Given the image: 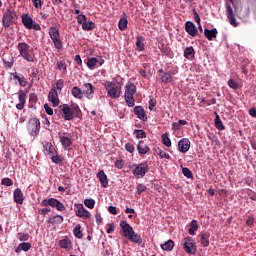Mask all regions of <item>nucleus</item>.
Segmentation results:
<instances>
[{
	"label": "nucleus",
	"mask_w": 256,
	"mask_h": 256,
	"mask_svg": "<svg viewBox=\"0 0 256 256\" xmlns=\"http://www.w3.org/2000/svg\"><path fill=\"white\" fill-rule=\"evenodd\" d=\"M60 109L64 115L65 121H73L74 117L81 115V108H79L77 104H72L71 106H69V104H63L60 106Z\"/></svg>",
	"instance_id": "1"
},
{
	"label": "nucleus",
	"mask_w": 256,
	"mask_h": 256,
	"mask_svg": "<svg viewBox=\"0 0 256 256\" xmlns=\"http://www.w3.org/2000/svg\"><path fill=\"white\" fill-rule=\"evenodd\" d=\"M103 86L107 91V97H110V99H119L121 97V84H115L113 81H105Z\"/></svg>",
	"instance_id": "2"
},
{
	"label": "nucleus",
	"mask_w": 256,
	"mask_h": 256,
	"mask_svg": "<svg viewBox=\"0 0 256 256\" xmlns=\"http://www.w3.org/2000/svg\"><path fill=\"white\" fill-rule=\"evenodd\" d=\"M135 93H137V86L134 83L128 82L125 85L124 99L129 107H135Z\"/></svg>",
	"instance_id": "3"
},
{
	"label": "nucleus",
	"mask_w": 256,
	"mask_h": 256,
	"mask_svg": "<svg viewBox=\"0 0 256 256\" xmlns=\"http://www.w3.org/2000/svg\"><path fill=\"white\" fill-rule=\"evenodd\" d=\"M20 56L28 63H33V55H31V46L25 42H20L17 45Z\"/></svg>",
	"instance_id": "4"
},
{
	"label": "nucleus",
	"mask_w": 256,
	"mask_h": 256,
	"mask_svg": "<svg viewBox=\"0 0 256 256\" xmlns=\"http://www.w3.org/2000/svg\"><path fill=\"white\" fill-rule=\"evenodd\" d=\"M17 12L7 9L2 18V25L5 29L9 28L14 23H17Z\"/></svg>",
	"instance_id": "5"
},
{
	"label": "nucleus",
	"mask_w": 256,
	"mask_h": 256,
	"mask_svg": "<svg viewBox=\"0 0 256 256\" xmlns=\"http://www.w3.org/2000/svg\"><path fill=\"white\" fill-rule=\"evenodd\" d=\"M133 175L136 179H143L149 173V163L144 161L140 164H133Z\"/></svg>",
	"instance_id": "6"
},
{
	"label": "nucleus",
	"mask_w": 256,
	"mask_h": 256,
	"mask_svg": "<svg viewBox=\"0 0 256 256\" xmlns=\"http://www.w3.org/2000/svg\"><path fill=\"white\" fill-rule=\"evenodd\" d=\"M41 207H53L57 211H65V204L57 200V198L44 199L40 203Z\"/></svg>",
	"instance_id": "7"
},
{
	"label": "nucleus",
	"mask_w": 256,
	"mask_h": 256,
	"mask_svg": "<svg viewBox=\"0 0 256 256\" xmlns=\"http://www.w3.org/2000/svg\"><path fill=\"white\" fill-rule=\"evenodd\" d=\"M27 131L31 137H37L41 131V121L37 118H31L27 124Z\"/></svg>",
	"instance_id": "8"
},
{
	"label": "nucleus",
	"mask_w": 256,
	"mask_h": 256,
	"mask_svg": "<svg viewBox=\"0 0 256 256\" xmlns=\"http://www.w3.org/2000/svg\"><path fill=\"white\" fill-rule=\"evenodd\" d=\"M21 19L26 29H34V31H41V26L37 22L33 21V18H31V16H29L28 14H23L21 16Z\"/></svg>",
	"instance_id": "9"
},
{
	"label": "nucleus",
	"mask_w": 256,
	"mask_h": 256,
	"mask_svg": "<svg viewBox=\"0 0 256 256\" xmlns=\"http://www.w3.org/2000/svg\"><path fill=\"white\" fill-rule=\"evenodd\" d=\"M158 76L161 83H165L166 85L169 83H173V77H175V72L165 71L163 69L158 70Z\"/></svg>",
	"instance_id": "10"
},
{
	"label": "nucleus",
	"mask_w": 256,
	"mask_h": 256,
	"mask_svg": "<svg viewBox=\"0 0 256 256\" xmlns=\"http://www.w3.org/2000/svg\"><path fill=\"white\" fill-rule=\"evenodd\" d=\"M184 251L188 253V255H195L197 253V246H195V240L191 237L184 238Z\"/></svg>",
	"instance_id": "11"
},
{
	"label": "nucleus",
	"mask_w": 256,
	"mask_h": 256,
	"mask_svg": "<svg viewBox=\"0 0 256 256\" xmlns=\"http://www.w3.org/2000/svg\"><path fill=\"white\" fill-rule=\"evenodd\" d=\"M120 227L121 236L125 237L126 239H129L130 235H133V232L135 231L133 230V227H131V225H129V223H127L125 220L120 221Z\"/></svg>",
	"instance_id": "12"
},
{
	"label": "nucleus",
	"mask_w": 256,
	"mask_h": 256,
	"mask_svg": "<svg viewBox=\"0 0 256 256\" xmlns=\"http://www.w3.org/2000/svg\"><path fill=\"white\" fill-rule=\"evenodd\" d=\"M75 207V215L77 217H80L81 219H89V217H91V213L86 210L83 204H76Z\"/></svg>",
	"instance_id": "13"
},
{
	"label": "nucleus",
	"mask_w": 256,
	"mask_h": 256,
	"mask_svg": "<svg viewBox=\"0 0 256 256\" xmlns=\"http://www.w3.org/2000/svg\"><path fill=\"white\" fill-rule=\"evenodd\" d=\"M226 16L232 27H238L239 23L237 22L235 14L233 13V8L229 3H226Z\"/></svg>",
	"instance_id": "14"
},
{
	"label": "nucleus",
	"mask_w": 256,
	"mask_h": 256,
	"mask_svg": "<svg viewBox=\"0 0 256 256\" xmlns=\"http://www.w3.org/2000/svg\"><path fill=\"white\" fill-rule=\"evenodd\" d=\"M48 101H49L50 103H52V106H53V107H58L60 101H59V92H57V89L52 88V89L49 91V94H48Z\"/></svg>",
	"instance_id": "15"
},
{
	"label": "nucleus",
	"mask_w": 256,
	"mask_h": 256,
	"mask_svg": "<svg viewBox=\"0 0 256 256\" xmlns=\"http://www.w3.org/2000/svg\"><path fill=\"white\" fill-rule=\"evenodd\" d=\"M189 149H191V141L189 138H182L178 142V151H180V153H187Z\"/></svg>",
	"instance_id": "16"
},
{
	"label": "nucleus",
	"mask_w": 256,
	"mask_h": 256,
	"mask_svg": "<svg viewBox=\"0 0 256 256\" xmlns=\"http://www.w3.org/2000/svg\"><path fill=\"white\" fill-rule=\"evenodd\" d=\"M18 101H20V103L16 104V109L21 111L25 108V103H27V94H25V91H18Z\"/></svg>",
	"instance_id": "17"
},
{
	"label": "nucleus",
	"mask_w": 256,
	"mask_h": 256,
	"mask_svg": "<svg viewBox=\"0 0 256 256\" xmlns=\"http://www.w3.org/2000/svg\"><path fill=\"white\" fill-rule=\"evenodd\" d=\"M59 140L65 151H71V146L73 145L71 138L65 135H59Z\"/></svg>",
	"instance_id": "18"
},
{
	"label": "nucleus",
	"mask_w": 256,
	"mask_h": 256,
	"mask_svg": "<svg viewBox=\"0 0 256 256\" xmlns=\"http://www.w3.org/2000/svg\"><path fill=\"white\" fill-rule=\"evenodd\" d=\"M84 87V95L87 99H92L95 95V86L91 83H85L83 85Z\"/></svg>",
	"instance_id": "19"
},
{
	"label": "nucleus",
	"mask_w": 256,
	"mask_h": 256,
	"mask_svg": "<svg viewBox=\"0 0 256 256\" xmlns=\"http://www.w3.org/2000/svg\"><path fill=\"white\" fill-rule=\"evenodd\" d=\"M134 115H136L140 121H143L144 123L147 121V113L145 112L143 106L134 107Z\"/></svg>",
	"instance_id": "20"
},
{
	"label": "nucleus",
	"mask_w": 256,
	"mask_h": 256,
	"mask_svg": "<svg viewBox=\"0 0 256 256\" xmlns=\"http://www.w3.org/2000/svg\"><path fill=\"white\" fill-rule=\"evenodd\" d=\"M185 31L188 33V35H191V37H195L198 33L197 26L191 21H187L185 23Z\"/></svg>",
	"instance_id": "21"
},
{
	"label": "nucleus",
	"mask_w": 256,
	"mask_h": 256,
	"mask_svg": "<svg viewBox=\"0 0 256 256\" xmlns=\"http://www.w3.org/2000/svg\"><path fill=\"white\" fill-rule=\"evenodd\" d=\"M137 151L139 155H147V153L151 151V148H149V145H147L145 141L141 140L137 144Z\"/></svg>",
	"instance_id": "22"
},
{
	"label": "nucleus",
	"mask_w": 256,
	"mask_h": 256,
	"mask_svg": "<svg viewBox=\"0 0 256 256\" xmlns=\"http://www.w3.org/2000/svg\"><path fill=\"white\" fill-rule=\"evenodd\" d=\"M14 202L18 205H23V201H25V197L23 196V191L21 189L17 188L14 190L13 193Z\"/></svg>",
	"instance_id": "23"
},
{
	"label": "nucleus",
	"mask_w": 256,
	"mask_h": 256,
	"mask_svg": "<svg viewBox=\"0 0 256 256\" xmlns=\"http://www.w3.org/2000/svg\"><path fill=\"white\" fill-rule=\"evenodd\" d=\"M42 145L45 150V153H47L49 157L50 155H57V150L55 149V147L51 142H43Z\"/></svg>",
	"instance_id": "24"
},
{
	"label": "nucleus",
	"mask_w": 256,
	"mask_h": 256,
	"mask_svg": "<svg viewBox=\"0 0 256 256\" xmlns=\"http://www.w3.org/2000/svg\"><path fill=\"white\" fill-rule=\"evenodd\" d=\"M217 28H213L211 30L205 28L204 29V36L206 37V39H208V41H213V39H217Z\"/></svg>",
	"instance_id": "25"
},
{
	"label": "nucleus",
	"mask_w": 256,
	"mask_h": 256,
	"mask_svg": "<svg viewBox=\"0 0 256 256\" xmlns=\"http://www.w3.org/2000/svg\"><path fill=\"white\" fill-rule=\"evenodd\" d=\"M63 221H65V218H63V216L61 215H55V216H51L47 223H50V225H53L54 227L57 225H61V223H63Z\"/></svg>",
	"instance_id": "26"
},
{
	"label": "nucleus",
	"mask_w": 256,
	"mask_h": 256,
	"mask_svg": "<svg viewBox=\"0 0 256 256\" xmlns=\"http://www.w3.org/2000/svg\"><path fill=\"white\" fill-rule=\"evenodd\" d=\"M97 179H99L101 185L105 188L107 185H109V180H107V174H105V171L100 170L97 175Z\"/></svg>",
	"instance_id": "27"
},
{
	"label": "nucleus",
	"mask_w": 256,
	"mask_h": 256,
	"mask_svg": "<svg viewBox=\"0 0 256 256\" xmlns=\"http://www.w3.org/2000/svg\"><path fill=\"white\" fill-rule=\"evenodd\" d=\"M199 237L201 245H203V247H209V238L211 237V234L209 232H202L199 234Z\"/></svg>",
	"instance_id": "28"
},
{
	"label": "nucleus",
	"mask_w": 256,
	"mask_h": 256,
	"mask_svg": "<svg viewBox=\"0 0 256 256\" xmlns=\"http://www.w3.org/2000/svg\"><path fill=\"white\" fill-rule=\"evenodd\" d=\"M12 76L14 79H17L20 87H27V80L25 79L24 75H19L17 72H14Z\"/></svg>",
	"instance_id": "29"
},
{
	"label": "nucleus",
	"mask_w": 256,
	"mask_h": 256,
	"mask_svg": "<svg viewBox=\"0 0 256 256\" xmlns=\"http://www.w3.org/2000/svg\"><path fill=\"white\" fill-rule=\"evenodd\" d=\"M71 93H72L73 97H75V99H83V96L85 95L83 90L77 86H74L72 88Z\"/></svg>",
	"instance_id": "30"
},
{
	"label": "nucleus",
	"mask_w": 256,
	"mask_h": 256,
	"mask_svg": "<svg viewBox=\"0 0 256 256\" xmlns=\"http://www.w3.org/2000/svg\"><path fill=\"white\" fill-rule=\"evenodd\" d=\"M59 246L61 249H72L73 243H71V240L69 238H64L59 241Z\"/></svg>",
	"instance_id": "31"
},
{
	"label": "nucleus",
	"mask_w": 256,
	"mask_h": 256,
	"mask_svg": "<svg viewBox=\"0 0 256 256\" xmlns=\"http://www.w3.org/2000/svg\"><path fill=\"white\" fill-rule=\"evenodd\" d=\"M215 119H214V123H215V127L216 129H218L219 131H225V126L223 125V121H221V117H219V114H217V112H215Z\"/></svg>",
	"instance_id": "32"
},
{
	"label": "nucleus",
	"mask_w": 256,
	"mask_h": 256,
	"mask_svg": "<svg viewBox=\"0 0 256 256\" xmlns=\"http://www.w3.org/2000/svg\"><path fill=\"white\" fill-rule=\"evenodd\" d=\"M184 57L185 59H193V57H195V49L193 46L184 49Z\"/></svg>",
	"instance_id": "33"
},
{
	"label": "nucleus",
	"mask_w": 256,
	"mask_h": 256,
	"mask_svg": "<svg viewBox=\"0 0 256 256\" xmlns=\"http://www.w3.org/2000/svg\"><path fill=\"white\" fill-rule=\"evenodd\" d=\"M97 27V25L95 24V22L92 21H85L82 23V29L84 31H93V29H95Z\"/></svg>",
	"instance_id": "34"
},
{
	"label": "nucleus",
	"mask_w": 256,
	"mask_h": 256,
	"mask_svg": "<svg viewBox=\"0 0 256 256\" xmlns=\"http://www.w3.org/2000/svg\"><path fill=\"white\" fill-rule=\"evenodd\" d=\"M129 241H131L132 243H137L138 245H141V243H143V239L141 238V235L135 233V231L133 232V234H131L129 236Z\"/></svg>",
	"instance_id": "35"
},
{
	"label": "nucleus",
	"mask_w": 256,
	"mask_h": 256,
	"mask_svg": "<svg viewBox=\"0 0 256 256\" xmlns=\"http://www.w3.org/2000/svg\"><path fill=\"white\" fill-rule=\"evenodd\" d=\"M189 235H195V232L199 229V224H197V220H192L189 224Z\"/></svg>",
	"instance_id": "36"
},
{
	"label": "nucleus",
	"mask_w": 256,
	"mask_h": 256,
	"mask_svg": "<svg viewBox=\"0 0 256 256\" xmlns=\"http://www.w3.org/2000/svg\"><path fill=\"white\" fill-rule=\"evenodd\" d=\"M49 35H50L51 41H53V39H57V38L61 37V33H59V29H57L55 27L49 28Z\"/></svg>",
	"instance_id": "37"
},
{
	"label": "nucleus",
	"mask_w": 256,
	"mask_h": 256,
	"mask_svg": "<svg viewBox=\"0 0 256 256\" xmlns=\"http://www.w3.org/2000/svg\"><path fill=\"white\" fill-rule=\"evenodd\" d=\"M173 247H175V242H173V240H168L164 244H161V249H163V251H173Z\"/></svg>",
	"instance_id": "38"
},
{
	"label": "nucleus",
	"mask_w": 256,
	"mask_h": 256,
	"mask_svg": "<svg viewBox=\"0 0 256 256\" xmlns=\"http://www.w3.org/2000/svg\"><path fill=\"white\" fill-rule=\"evenodd\" d=\"M136 49L138 51H145V43H143V37L137 36L136 37Z\"/></svg>",
	"instance_id": "39"
},
{
	"label": "nucleus",
	"mask_w": 256,
	"mask_h": 256,
	"mask_svg": "<svg viewBox=\"0 0 256 256\" xmlns=\"http://www.w3.org/2000/svg\"><path fill=\"white\" fill-rule=\"evenodd\" d=\"M73 235L76 239H83V232L81 231V224H77L73 230Z\"/></svg>",
	"instance_id": "40"
},
{
	"label": "nucleus",
	"mask_w": 256,
	"mask_h": 256,
	"mask_svg": "<svg viewBox=\"0 0 256 256\" xmlns=\"http://www.w3.org/2000/svg\"><path fill=\"white\" fill-rule=\"evenodd\" d=\"M97 61H99V59L92 57V58H88L87 59V67L90 68L91 70L95 69V67H97Z\"/></svg>",
	"instance_id": "41"
},
{
	"label": "nucleus",
	"mask_w": 256,
	"mask_h": 256,
	"mask_svg": "<svg viewBox=\"0 0 256 256\" xmlns=\"http://www.w3.org/2000/svg\"><path fill=\"white\" fill-rule=\"evenodd\" d=\"M52 43L54 44L55 49H58V51H61L63 49V41L61 40V36L58 38H54L52 40Z\"/></svg>",
	"instance_id": "42"
},
{
	"label": "nucleus",
	"mask_w": 256,
	"mask_h": 256,
	"mask_svg": "<svg viewBox=\"0 0 256 256\" xmlns=\"http://www.w3.org/2000/svg\"><path fill=\"white\" fill-rule=\"evenodd\" d=\"M156 153L160 159H171V155H169V153L165 152V150L161 148H157Z\"/></svg>",
	"instance_id": "43"
},
{
	"label": "nucleus",
	"mask_w": 256,
	"mask_h": 256,
	"mask_svg": "<svg viewBox=\"0 0 256 256\" xmlns=\"http://www.w3.org/2000/svg\"><path fill=\"white\" fill-rule=\"evenodd\" d=\"M129 21H127V18L123 17L119 20L118 27L120 31H125L127 29V24Z\"/></svg>",
	"instance_id": "44"
},
{
	"label": "nucleus",
	"mask_w": 256,
	"mask_h": 256,
	"mask_svg": "<svg viewBox=\"0 0 256 256\" xmlns=\"http://www.w3.org/2000/svg\"><path fill=\"white\" fill-rule=\"evenodd\" d=\"M162 143L165 147H171V139L169 138V134L164 133L161 135Z\"/></svg>",
	"instance_id": "45"
},
{
	"label": "nucleus",
	"mask_w": 256,
	"mask_h": 256,
	"mask_svg": "<svg viewBox=\"0 0 256 256\" xmlns=\"http://www.w3.org/2000/svg\"><path fill=\"white\" fill-rule=\"evenodd\" d=\"M134 135L136 139H145L147 137V132L145 130H134Z\"/></svg>",
	"instance_id": "46"
},
{
	"label": "nucleus",
	"mask_w": 256,
	"mask_h": 256,
	"mask_svg": "<svg viewBox=\"0 0 256 256\" xmlns=\"http://www.w3.org/2000/svg\"><path fill=\"white\" fill-rule=\"evenodd\" d=\"M50 158L52 163H55L56 165H59V163H63V159H61V156L57 154V151L56 154L50 155Z\"/></svg>",
	"instance_id": "47"
},
{
	"label": "nucleus",
	"mask_w": 256,
	"mask_h": 256,
	"mask_svg": "<svg viewBox=\"0 0 256 256\" xmlns=\"http://www.w3.org/2000/svg\"><path fill=\"white\" fill-rule=\"evenodd\" d=\"M57 67H58L59 71H62V73H64V75H66V73H67V64H65L64 61H58L57 62Z\"/></svg>",
	"instance_id": "48"
},
{
	"label": "nucleus",
	"mask_w": 256,
	"mask_h": 256,
	"mask_svg": "<svg viewBox=\"0 0 256 256\" xmlns=\"http://www.w3.org/2000/svg\"><path fill=\"white\" fill-rule=\"evenodd\" d=\"M136 191L138 195H141L142 193H145L147 191V186H145V184L138 183L136 185Z\"/></svg>",
	"instance_id": "49"
},
{
	"label": "nucleus",
	"mask_w": 256,
	"mask_h": 256,
	"mask_svg": "<svg viewBox=\"0 0 256 256\" xmlns=\"http://www.w3.org/2000/svg\"><path fill=\"white\" fill-rule=\"evenodd\" d=\"M55 85H56V91H59V93H61V91L65 87V80L59 79L58 81H56Z\"/></svg>",
	"instance_id": "50"
},
{
	"label": "nucleus",
	"mask_w": 256,
	"mask_h": 256,
	"mask_svg": "<svg viewBox=\"0 0 256 256\" xmlns=\"http://www.w3.org/2000/svg\"><path fill=\"white\" fill-rule=\"evenodd\" d=\"M85 207H88V209H94L95 208V200L93 199H85L84 200Z\"/></svg>",
	"instance_id": "51"
},
{
	"label": "nucleus",
	"mask_w": 256,
	"mask_h": 256,
	"mask_svg": "<svg viewBox=\"0 0 256 256\" xmlns=\"http://www.w3.org/2000/svg\"><path fill=\"white\" fill-rule=\"evenodd\" d=\"M43 207H45V208L38 209V214L43 215V217H45V215H47V213H51V207H49V206H43Z\"/></svg>",
	"instance_id": "52"
},
{
	"label": "nucleus",
	"mask_w": 256,
	"mask_h": 256,
	"mask_svg": "<svg viewBox=\"0 0 256 256\" xmlns=\"http://www.w3.org/2000/svg\"><path fill=\"white\" fill-rule=\"evenodd\" d=\"M19 249H21L22 251H29V249H31V243L29 242H23L19 244Z\"/></svg>",
	"instance_id": "53"
},
{
	"label": "nucleus",
	"mask_w": 256,
	"mask_h": 256,
	"mask_svg": "<svg viewBox=\"0 0 256 256\" xmlns=\"http://www.w3.org/2000/svg\"><path fill=\"white\" fill-rule=\"evenodd\" d=\"M182 173L184 177H187V179L193 178V172L189 168H182Z\"/></svg>",
	"instance_id": "54"
},
{
	"label": "nucleus",
	"mask_w": 256,
	"mask_h": 256,
	"mask_svg": "<svg viewBox=\"0 0 256 256\" xmlns=\"http://www.w3.org/2000/svg\"><path fill=\"white\" fill-rule=\"evenodd\" d=\"M1 185H5L6 187H11L13 185V180H11V178H4L1 180Z\"/></svg>",
	"instance_id": "55"
},
{
	"label": "nucleus",
	"mask_w": 256,
	"mask_h": 256,
	"mask_svg": "<svg viewBox=\"0 0 256 256\" xmlns=\"http://www.w3.org/2000/svg\"><path fill=\"white\" fill-rule=\"evenodd\" d=\"M228 86L231 88V89H239V83H237L235 80L233 79H230L228 80Z\"/></svg>",
	"instance_id": "56"
},
{
	"label": "nucleus",
	"mask_w": 256,
	"mask_h": 256,
	"mask_svg": "<svg viewBox=\"0 0 256 256\" xmlns=\"http://www.w3.org/2000/svg\"><path fill=\"white\" fill-rule=\"evenodd\" d=\"M77 22L79 23V25H83V23H85V21H87V16H85L84 14H79L77 17Z\"/></svg>",
	"instance_id": "57"
},
{
	"label": "nucleus",
	"mask_w": 256,
	"mask_h": 256,
	"mask_svg": "<svg viewBox=\"0 0 256 256\" xmlns=\"http://www.w3.org/2000/svg\"><path fill=\"white\" fill-rule=\"evenodd\" d=\"M124 147L126 151H128V153H132V154L135 153V146L133 144L126 143Z\"/></svg>",
	"instance_id": "58"
},
{
	"label": "nucleus",
	"mask_w": 256,
	"mask_h": 256,
	"mask_svg": "<svg viewBox=\"0 0 256 256\" xmlns=\"http://www.w3.org/2000/svg\"><path fill=\"white\" fill-rule=\"evenodd\" d=\"M19 241H29V234L27 233H18Z\"/></svg>",
	"instance_id": "59"
},
{
	"label": "nucleus",
	"mask_w": 256,
	"mask_h": 256,
	"mask_svg": "<svg viewBox=\"0 0 256 256\" xmlns=\"http://www.w3.org/2000/svg\"><path fill=\"white\" fill-rule=\"evenodd\" d=\"M32 4L35 7V9H41V7H43L42 0H32Z\"/></svg>",
	"instance_id": "60"
},
{
	"label": "nucleus",
	"mask_w": 256,
	"mask_h": 256,
	"mask_svg": "<svg viewBox=\"0 0 256 256\" xmlns=\"http://www.w3.org/2000/svg\"><path fill=\"white\" fill-rule=\"evenodd\" d=\"M125 165V161L123 160H116L115 161V168L116 169H121L122 167H124Z\"/></svg>",
	"instance_id": "61"
},
{
	"label": "nucleus",
	"mask_w": 256,
	"mask_h": 256,
	"mask_svg": "<svg viewBox=\"0 0 256 256\" xmlns=\"http://www.w3.org/2000/svg\"><path fill=\"white\" fill-rule=\"evenodd\" d=\"M29 102L30 103H37V94L30 93V95H29Z\"/></svg>",
	"instance_id": "62"
},
{
	"label": "nucleus",
	"mask_w": 256,
	"mask_h": 256,
	"mask_svg": "<svg viewBox=\"0 0 256 256\" xmlns=\"http://www.w3.org/2000/svg\"><path fill=\"white\" fill-rule=\"evenodd\" d=\"M115 231V225L113 223L108 224V228L106 229V233L111 234Z\"/></svg>",
	"instance_id": "63"
},
{
	"label": "nucleus",
	"mask_w": 256,
	"mask_h": 256,
	"mask_svg": "<svg viewBox=\"0 0 256 256\" xmlns=\"http://www.w3.org/2000/svg\"><path fill=\"white\" fill-rule=\"evenodd\" d=\"M44 109H45L47 115H53V108H51V107L49 106V104H45V105H44Z\"/></svg>",
	"instance_id": "64"
}]
</instances>
